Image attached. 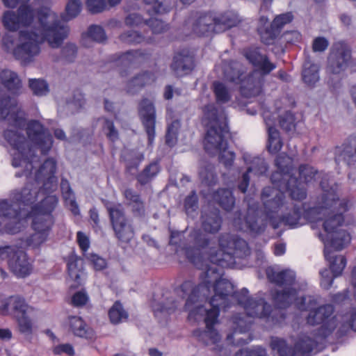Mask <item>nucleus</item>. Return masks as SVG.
I'll list each match as a JSON object with an SVG mask.
<instances>
[{
	"label": "nucleus",
	"mask_w": 356,
	"mask_h": 356,
	"mask_svg": "<svg viewBox=\"0 0 356 356\" xmlns=\"http://www.w3.org/2000/svg\"><path fill=\"white\" fill-rule=\"evenodd\" d=\"M138 116L148 138L149 145L154 143L156 131V108L152 101L143 98L138 104Z\"/></svg>",
	"instance_id": "obj_18"
},
{
	"label": "nucleus",
	"mask_w": 356,
	"mask_h": 356,
	"mask_svg": "<svg viewBox=\"0 0 356 356\" xmlns=\"http://www.w3.org/2000/svg\"><path fill=\"white\" fill-rule=\"evenodd\" d=\"M60 189L65 205L70 209L74 215L79 214V209L75 200L74 193L71 188L67 179L63 178L60 182Z\"/></svg>",
	"instance_id": "obj_32"
},
{
	"label": "nucleus",
	"mask_w": 356,
	"mask_h": 356,
	"mask_svg": "<svg viewBox=\"0 0 356 356\" xmlns=\"http://www.w3.org/2000/svg\"><path fill=\"white\" fill-rule=\"evenodd\" d=\"M88 300V296L83 291H78L72 297L71 302L74 307H82L85 305Z\"/></svg>",
	"instance_id": "obj_60"
},
{
	"label": "nucleus",
	"mask_w": 356,
	"mask_h": 356,
	"mask_svg": "<svg viewBox=\"0 0 356 356\" xmlns=\"http://www.w3.org/2000/svg\"><path fill=\"white\" fill-rule=\"evenodd\" d=\"M240 22L238 16L232 11L223 13H204L190 20L194 33L197 35H205L209 33H221L235 26Z\"/></svg>",
	"instance_id": "obj_9"
},
{
	"label": "nucleus",
	"mask_w": 356,
	"mask_h": 356,
	"mask_svg": "<svg viewBox=\"0 0 356 356\" xmlns=\"http://www.w3.org/2000/svg\"><path fill=\"white\" fill-rule=\"evenodd\" d=\"M188 248L186 254L188 260L202 270L200 283L191 280L181 285V291L187 299L186 310L188 318L199 321L203 318L206 325L204 330L197 329L193 336L206 346L217 345L221 340L214 325L218 323L220 309L230 307V300H234L245 312L235 314L232 318L235 332L243 333L250 328L249 317L268 318L272 307L264 298L250 297L247 289L234 291L230 282L221 277L220 267H227L234 263V257L243 258L250 254L247 242L236 235L222 234L219 238V250L210 245L209 238L200 229H193L189 234Z\"/></svg>",
	"instance_id": "obj_1"
},
{
	"label": "nucleus",
	"mask_w": 356,
	"mask_h": 356,
	"mask_svg": "<svg viewBox=\"0 0 356 356\" xmlns=\"http://www.w3.org/2000/svg\"><path fill=\"white\" fill-rule=\"evenodd\" d=\"M152 307L155 313L157 312H165L168 314H170L171 312H173L176 309V308L177 307V303L175 300L170 299L168 300L166 303L162 305L153 302Z\"/></svg>",
	"instance_id": "obj_57"
},
{
	"label": "nucleus",
	"mask_w": 356,
	"mask_h": 356,
	"mask_svg": "<svg viewBox=\"0 0 356 356\" xmlns=\"http://www.w3.org/2000/svg\"><path fill=\"white\" fill-rule=\"evenodd\" d=\"M21 207L16 200L3 199L0 200V217L9 220L5 225V231L10 234L20 232L26 220L21 217Z\"/></svg>",
	"instance_id": "obj_17"
},
{
	"label": "nucleus",
	"mask_w": 356,
	"mask_h": 356,
	"mask_svg": "<svg viewBox=\"0 0 356 356\" xmlns=\"http://www.w3.org/2000/svg\"><path fill=\"white\" fill-rule=\"evenodd\" d=\"M212 88L218 104H226L232 99V90L225 83L220 81H214Z\"/></svg>",
	"instance_id": "obj_36"
},
{
	"label": "nucleus",
	"mask_w": 356,
	"mask_h": 356,
	"mask_svg": "<svg viewBox=\"0 0 356 356\" xmlns=\"http://www.w3.org/2000/svg\"><path fill=\"white\" fill-rule=\"evenodd\" d=\"M49 234L47 232H35L27 238L26 244L33 248H38L47 241Z\"/></svg>",
	"instance_id": "obj_52"
},
{
	"label": "nucleus",
	"mask_w": 356,
	"mask_h": 356,
	"mask_svg": "<svg viewBox=\"0 0 356 356\" xmlns=\"http://www.w3.org/2000/svg\"><path fill=\"white\" fill-rule=\"evenodd\" d=\"M121 0H86V6L90 13L96 14L106 10L107 4L111 6H115Z\"/></svg>",
	"instance_id": "obj_40"
},
{
	"label": "nucleus",
	"mask_w": 356,
	"mask_h": 356,
	"mask_svg": "<svg viewBox=\"0 0 356 356\" xmlns=\"http://www.w3.org/2000/svg\"><path fill=\"white\" fill-rule=\"evenodd\" d=\"M235 356H268L266 350L261 346L252 348L241 349L236 353Z\"/></svg>",
	"instance_id": "obj_56"
},
{
	"label": "nucleus",
	"mask_w": 356,
	"mask_h": 356,
	"mask_svg": "<svg viewBox=\"0 0 356 356\" xmlns=\"http://www.w3.org/2000/svg\"><path fill=\"white\" fill-rule=\"evenodd\" d=\"M351 60V49L343 41L333 44L328 58L327 71L332 74H339L348 67Z\"/></svg>",
	"instance_id": "obj_16"
},
{
	"label": "nucleus",
	"mask_w": 356,
	"mask_h": 356,
	"mask_svg": "<svg viewBox=\"0 0 356 356\" xmlns=\"http://www.w3.org/2000/svg\"><path fill=\"white\" fill-rule=\"evenodd\" d=\"M329 46V41L324 37H317L312 42V49L314 52H323Z\"/></svg>",
	"instance_id": "obj_61"
},
{
	"label": "nucleus",
	"mask_w": 356,
	"mask_h": 356,
	"mask_svg": "<svg viewBox=\"0 0 356 356\" xmlns=\"http://www.w3.org/2000/svg\"><path fill=\"white\" fill-rule=\"evenodd\" d=\"M4 28L10 32L19 31L17 44L9 35L2 39L4 49L15 59L26 65L40 53V44L46 40L50 47H59L67 37L69 28L50 8L36 9L22 4L16 10H6L2 16Z\"/></svg>",
	"instance_id": "obj_3"
},
{
	"label": "nucleus",
	"mask_w": 356,
	"mask_h": 356,
	"mask_svg": "<svg viewBox=\"0 0 356 356\" xmlns=\"http://www.w3.org/2000/svg\"><path fill=\"white\" fill-rule=\"evenodd\" d=\"M58 204V197L55 195H49L31 207L29 216L32 218L31 226L34 232L49 234L54 223L52 212Z\"/></svg>",
	"instance_id": "obj_11"
},
{
	"label": "nucleus",
	"mask_w": 356,
	"mask_h": 356,
	"mask_svg": "<svg viewBox=\"0 0 356 356\" xmlns=\"http://www.w3.org/2000/svg\"><path fill=\"white\" fill-rule=\"evenodd\" d=\"M67 272L70 278L76 282L74 286L81 284V276L83 275V261L74 252H72L66 259Z\"/></svg>",
	"instance_id": "obj_28"
},
{
	"label": "nucleus",
	"mask_w": 356,
	"mask_h": 356,
	"mask_svg": "<svg viewBox=\"0 0 356 356\" xmlns=\"http://www.w3.org/2000/svg\"><path fill=\"white\" fill-rule=\"evenodd\" d=\"M81 10V3L80 0H69L65 11L66 16L65 20L68 21L76 17Z\"/></svg>",
	"instance_id": "obj_49"
},
{
	"label": "nucleus",
	"mask_w": 356,
	"mask_h": 356,
	"mask_svg": "<svg viewBox=\"0 0 356 356\" xmlns=\"http://www.w3.org/2000/svg\"><path fill=\"white\" fill-rule=\"evenodd\" d=\"M279 122L280 127L286 131L295 128V117L290 111H286L284 115H280Z\"/></svg>",
	"instance_id": "obj_53"
},
{
	"label": "nucleus",
	"mask_w": 356,
	"mask_h": 356,
	"mask_svg": "<svg viewBox=\"0 0 356 356\" xmlns=\"http://www.w3.org/2000/svg\"><path fill=\"white\" fill-rule=\"evenodd\" d=\"M198 198L195 191H193L184 200V209L186 212L191 215L198 207Z\"/></svg>",
	"instance_id": "obj_54"
},
{
	"label": "nucleus",
	"mask_w": 356,
	"mask_h": 356,
	"mask_svg": "<svg viewBox=\"0 0 356 356\" xmlns=\"http://www.w3.org/2000/svg\"><path fill=\"white\" fill-rule=\"evenodd\" d=\"M88 38H90L98 42H102L106 40V34L101 26L92 25L89 27L87 34L83 35L82 42L84 44Z\"/></svg>",
	"instance_id": "obj_45"
},
{
	"label": "nucleus",
	"mask_w": 356,
	"mask_h": 356,
	"mask_svg": "<svg viewBox=\"0 0 356 356\" xmlns=\"http://www.w3.org/2000/svg\"><path fill=\"white\" fill-rule=\"evenodd\" d=\"M222 220L218 209H204L201 215V227L204 232L216 234L221 228Z\"/></svg>",
	"instance_id": "obj_25"
},
{
	"label": "nucleus",
	"mask_w": 356,
	"mask_h": 356,
	"mask_svg": "<svg viewBox=\"0 0 356 356\" xmlns=\"http://www.w3.org/2000/svg\"><path fill=\"white\" fill-rule=\"evenodd\" d=\"M33 310L25 299L19 296H11L1 302L0 314L3 316L13 315L21 316Z\"/></svg>",
	"instance_id": "obj_19"
},
{
	"label": "nucleus",
	"mask_w": 356,
	"mask_h": 356,
	"mask_svg": "<svg viewBox=\"0 0 356 356\" xmlns=\"http://www.w3.org/2000/svg\"><path fill=\"white\" fill-rule=\"evenodd\" d=\"M159 166L157 163H152L137 176V180L141 185H145L159 173Z\"/></svg>",
	"instance_id": "obj_43"
},
{
	"label": "nucleus",
	"mask_w": 356,
	"mask_h": 356,
	"mask_svg": "<svg viewBox=\"0 0 356 356\" xmlns=\"http://www.w3.org/2000/svg\"><path fill=\"white\" fill-rule=\"evenodd\" d=\"M269 281L283 288L273 294L275 305L281 309L294 303L300 310H308L309 313L307 321L309 325H321L318 334L325 338L340 326L341 314H334V307L332 304H325L314 309L316 305L312 296H298L296 287V273L291 270L277 271L273 268L266 269Z\"/></svg>",
	"instance_id": "obj_5"
},
{
	"label": "nucleus",
	"mask_w": 356,
	"mask_h": 356,
	"mask_svg": "<svg viewBox=\"0 0 356 356\" xmlns=\"http://www.w3.org/2000/svg\"><path fill=\"white\" fill-rule=\"evenodd\" d=\"M180 128V122L178 120H172L168 124L165 134V143L170 147L175 145L177 141L178 131Z\"/></svg>",
	"instance_id": "obj_44"
},
{
	"label": "nucleus",
	"mask_w": 356,
	"mask_h": 356,
	"mask_svg": "<svg viewBox=\"0 0 356 356\" xmlns=\"http://www.w3.org/2000/svg\"><path fill=\"white\" fill-rule=\"evenodd\" d=\"M70 330L79 337H90L92 331L87 327L83 320L78 316H70L68 318Z\"/></svg>",
	"instance_id": "obj_33"
},
{
	"label": "nucleus",
	"mask_w": 356,
	"mask_h": 356,
	"mask_svg": "<svg viewBox=\"0 0 356 356\" xmlns=\"http://www.w3.org/2000/svg\"><path fill=\"white\" fill-rule=\"evenodd\" d=\"M264 121L268 127L267 149L270 154H276L280 152L283 146L280 132L273 127L274 122L268 118V113H265Z\"/></svg>",
	"instance_id": "obj_26"
},
{
	"label": "nucleus",
	"mask_w": 356,
	"mask_h": 356,
	"mask_svg": "<svg viewBox=\"0 0 356 356\" xmlns=\"http://www.w3.org/2000/svg\"><path fill=\"white\" fill-rule=\"evenodd\" d=\"M322 173H319L317 170H316L313 167L309 165H301L299 167V179L298 180L297 184L291 183V188H294L298 193L297 189L296 188L299 186L302 188L306 193L305 188L303 186V184L311 183L313 180H316V178H319Z\"/></svg>",
	"instance_id": "obj_29"
},
{
	"label": "nucleus",
	"mask_w": 356,
	"mask_h": 356,
	"mask_svg": "<svg viewBox=\"0 0 356 356\" xmlns=\"http://www.w3.org/2000/svg\"><path fill=\"white\" fill-rule=\"evenodd\" d=\"M259 31L261 42L267 45L273 44L275 40L280 34L279 30L274 28L272 24H270V28H266L265 29L260 28Z\"/></svg>",
	"instance_id": "obj_47"
},
{
	"label": "nucleus",
	"mask_w": 356,
	"mask_h": 356,
	"mask_svg": "<svg viewBox=\"0 0 356 356\" xmlns=\"http://www.w3.org/2000/svg\"><path fill=\"white\" fill-rule=\"evenodd\" d=\"M16 321L17 322L18 328L22 334L27 336H31L33 334V323L30 318L26 314L21 316H17Z\"/></svg>",
	"instance_id": "obj_48"
},
{
	"label": "nucleus",
	"mask_w": 356,
	"mask_h": 356,
	"mask_svg": "<svg viewBox=\"0 0 356 356\" xmlns=\"http://www.w3.org/2000/svg\"><path fill=\"white\" fill-rule=\"evenodd\" d=\"M155 79L156 76L152 73L144 72L138 74L128 83L127 91L130 93H134L145 86L152 83Z\"/></svg>",
	"instance_id": "obj_34"
},
{
	"label": "nucleus",
	"mask_w": 356,
	"mask_h": 356,
	"mask_svg": "<svg viewBox=\"0 0 356 356\" xmlns=\"http://www.w3.org/2000/svg\"><path fill=\"white\" fill-rule=\"evenodd\" d=\"M245 162L248 164L247 172L242 176L241 180L238 185V189L242 193H245L249 186L250 182V173H253L254 175L260 176L264 175L267 171V165L264 159L261 157H254L251 161H249V156L244 155Z\"/></svg>",
	"instance_id": "obj_20"
},
{
	"label": "nucleus",
	"mask_w": 356,
	"mask_h": 356,
	"mask_svg": "<svg viewBox=\"0 0 356 356\" xmlns=\"http://www.w3.org/2000/svg\"><path fill=\"white\" fill-rule=\"evenodd\" d=\"M327 176L326 175L322 177L320 182L323 194L318 206L311 208L307 213L312 228H314L315 223L323 220L325 234L319 233L318 236L324 243V256L333 274V277H331L326 268L320 271L321 285L325 289L332 286L334 277L340 276L346 266V257L334 254L331 249L341 250L350 242V235L339 227L344 221L343 213L352 206V202L348 200L338 197L336 188L327 186Z\"/></svg>",
	"instance_id": "obj_4"
},
{
	"label": "nucleus",
	"mask_w": 356,
	"mask_h": 356,
	"mask_svg": "<svg viewBox=\"0 0 356 356\" xmlns=\"http://www.w3.org/2000/svg\"><path fill=\"white\" fill-rule=\"evenodd\" d=\"M222 71L224 78L236 84H241L240 92L245 98L259 95L261 92L263 79L256 77V73H252L245 78L243 75V67L237 61H223Z\"/></svg>",
	"instance_id": "obj_10"
},
{
	"label": "nucleus",
	"mask_w": 356,
	"mask_h": 356,
	"mask_svg": "<svg viewBox=\"0 0 356 356\" xmlns=\"http://www.w3.org/2000/svg\"><path fill=\"white\" fill-rule=\"evenodd\" d=\"M100 120L103 122V131L107 138L111 141H115L118 138V131L115 129L113 122L106 118H102Z\"/></svg>",
	"instance_id": "obj_50"
},
{
	"label": "nucleus",
	"mask_w": 356,
	"mask_h": 356,
	"mask_svg": "<svg viewBox=\"0 0 356 356\" xmlns=\"http://www.w3.org/2000/svg\"><path fill=\"white\" fill-rule=\"evenodd\" d=\"M159 166L157 163H152L137 176V180L141 185H145L159 173Z\"/></svg>",
	"instance_id": "obj_42"
},
{
	"label": "nucleus",
	"mask_w": 356,
	"mask_h": 356,
	"mask_svg": "<svg viewBox=\"0 0 356 356\" xmlns=\"http://www.w3.org/2000/svg\"><path fill=\"white\" fill-rule=\"evenodd\" d=\"M236 215L238 217L234 218L233 221L236 228L240 230H250L255 233H260L264 230V225L258 224V213L252 207H248L247 216L243 220L241 219L240 213Z\"/></svg>",
	"instance_id": "obj_23"
},
{
	"label": "nucleus",
	"mask_w": 356,
	"mask_h": 356,
	"mask_svg": "<svg viewBox=\"0 0 356 356\" xmlns=\"http://www.w3.org/2000/svg\"><path fill=\"white\" fill-rule=\"evenodd\" d=\"M120 40L127 44H138L144 40V37L137 31L130 30L120 35Z\"/></svg>",
	"instance_id": "obj_51"
},
{
	"label": "nucleus",
	"mask_w": 356,
	"mask_h": 356,
	"mask_svg": "<svg viewBox=\"0 0 356 356\" xmlns=\"http://www.w3.org/2000/svg\"><path fill=\"white\" fill-rule=\"evenodd\" d=\"M143 1L150 15L167 13L172 7V0H143Z\"/></svg>",
	"instance_id": "obj_35"
},
{
	"label": "nucleus",
	"mask_w": 356,
	"mask_h": 356,
	"mask_svg": "<svg viewBox=\"0 0 356 356\" xmlns=\"http://www.w3.org/2000/svg\"><path fill=\"white\" fill-rule=\"evenodd\" d=\"M212 200L226 211L232 210L235 204L232 191L226 188H219L215 191L212 194Z\"/></svg>",
	"instance_id": "obj_31"
},
{
	"label": "nucleus",
	"mask_w": 356,
	"mask_h": 356,
	"mask_svg": "<svg viewBox=\"0 0 356 356\" xmlns=\"http://www.w3.org/2000/svg\"><path fill=\"white\" fill-rule=\"evenodd\" d=\"M293 19V16L291 12L279 15L275 17L273 22V26L279 30L280 33L281 29L286 24L290 23Z\"/></svg>",
	"instance_id": "obj_55"
},
{
	"label": "nucleus",
	"mask_w": 356,
	"mask_h": 356,
	"mask_svg": "<svg viewBox=\"0 0 356 356\" xmlns=\"http://www.w3.org/2000/svg\"><path fill=\"white\" fill-rule=\"evenodd\" d=\"M115 237L121 244L129 243L134 237L133 225L128 221L121 204L107 207Z\"/></svg>",
	"instance_id": "obj_13"
},
{
	"label": "nucleus",
	"mask_w": 356,
	"mask_h": 356,
	"mask_svg": "<svg viewBox=\"0 0 356 356\" xmlns=\"http://www.w3.org/2000/svg\"><path fill=\"white\" fill-rule=\"evenodd\" d=\"M199 175L202 184L211 186L217 184L218 177L213 165L207 164L204 168H201Z\"/></svg>",
	"instance_id": "obj_39"
},
{
	"label": "nucleus",
	"mask_w": 356,
	"mask_h": 356,
	"mask_svg": "<svg viewBox=\"0 0 356 356\" xmlns=\"http://www.w3.org/2000/svg\"><path fill=\"white\" fill-rule=\"evenodd\" d=\"M283 37L286 42L291 44L299 42L302 40V35L298 31L286 32L284 33Z\"/></svg>",
	"instance_id": "obj_64"
},
{
	"label": "nucleus",
	"mask_w": 356,
	"mask_h": 356,
	"mask_svg": "<svg viewBox=\"0 0 356 356\" xmlns=\"http://www.w3.org/2000/svg\"><path fill=\"white\" fill-rule=\"evenodd\" d=\"M335 160L343 161L349 166L356 165V134L350 136L341 147L336 148Z\"/></svg>",
	"instance_id": "obj_22"
},
{
	"label": "nucleus",
	"mask_w": 356,
	"mask_h": 356,
	"mask_svg": "<svg viewBox=\"0 0 356 356\" xmlns=\"http://www.w3.org/2000/svg\"><path fill=\"white\" fill-rule=\"evenodd\" d=\"M111 322L113 324L120 323L128 318L127 312L124 309L122 304L116 301L108 311Z\"/></svg>",
	"instance_id": "obj_41"
},
{
	"label": "nucleus",
	"mask_w": 356,
	"mask_h": 356,
	"mask_svg": "<svg viewBox=\"0 0 356 356\" xmlns=\"http://www.w3.org/2000/svg\"><path fill=\"white\" fill-rule=\"evenodd\" d=\"M29 87L33 93L37 96H44L49 92V86L47 83L43 79H30Z\"/></svg>",
	"instance_id": "obj_46"
},
{
	"label": "nucleus",
	"mask_w": 356,
	"mask_h": 356,
	"mask_svg": "<svg viewBox=\"0 0 356 356\" xmlns=\"http://www.w3.org/2000/svg\"><path fill=\"white\" fill-rule=\"evenodd\" d=\"M0 257L8 258V266L17 277H24L31 274L33 269L32 264L23 250H15L11 246L1 247Z\"/></svg>",
	"instance_id": "obj_14"
},
{
	"label": "nucleus",
	"mask_w": 356,
	"mask_h": 356,
	"mask_svg": "<svg viewBox=\"0 0 356 356\" xmlns=\"http://www.w3.org/2000/svg\"><path fill=\"white\" fill-rule=\"evenodd\" d=\"M76 241L77 243L83 252L85 254L90 248V239L89 237L82 232H78L76 233Z\"/></svg>",
	"instance_id": "obj_62"
},
{
	"label": "nucleus",
	"mask_w": 356,
	"mask_h": 356,
	"mask_svg": "<svg viewBox=\"0 0 356 356\" xmlns=\"http://www.w3.org/2000/svg\"><path fill=\"white\" fill-rule=\"evenodd\" d=\"M0 82L10 94L17 95L20 93L22 82L15 72L9 70H1L0 72Z\"/></svg>",
	"instance_id": "obj_27"
},
{
	"label": "nucleus",
	"mask_w": 356,
	"mask_h": 356,
	"mask_svg": "<svg viewBox=\"0 0 356 356\" xmlns=\"http://www.w3.org/2000/svg\"><path fill=\"white\" fill-rule=\"evenodd\" d=\"M320 67L312 63L309 58L304 62L302 71L303 82L308 86H314L320 79Z\"/></svg>",
	"instance_id": "obj_30"
},
{
	"label": "nucleus",
	"mask_w": 356,
	"mask_h": 356,
	"mask_svg": "<svg viewBox=\"0 0 356 356\" xmlns=\"http://www.w3.org/2000/svg\"><path fill=\"white\" fill-rule=\"evenodd\" d=\"M1 120H6L11 126L4 131V138L12 147V165L24 168L22 172H17L15 177L25 176L27 180L24 188L10 191V198L16 200L20 207L32 205L40 193L33 177V170L38 164L35 149L47 154L53 144L52 136L41 123L32 120L26 126L27 139L22 129L26 124L24 113L17 107L16 99L10 96H0Z\"/></svg>",
	"instance_id": "obj_2"
},
{
	"label": "nucleus",
	"mask_w": 356,
	"mask_h": 356,
	"mask_svg": "<svg viewBox=\"0 0 356 356\" xmlns=\"http://www.w3.org/2000/svg\"><path fill=\"white\" fill-rule=\"evenodd\" d=\"M86 257L87 259H88L90 264L92 265L95 270H101L106 268V262L104 258L95 254H89Z\"/></svg>",
	"instance_id": "obj_59"
},
{
	"label": "nucleus",
	"mask_w": 356,
	"mask_h": 356,
	"mask_svg": "<svg viewBox=\"0 0 356 356\" xmlns=\"http://www.w3.org/2000/svg\"><path fill=\"white\" fill-rule=\"evenodd\" d=\"M243 55L264 75L269 74L276 67V65L271 63L266 55L261 54L257 48L245 49L243 50Z\"/></svg>",
	"instance_id": "obj_21"
},
{
	"label": "nucleus",
	"mask_w": 356,
	"mask_h": 356,
	"mask_svg": "<svg viewBox=\"0 0 356 356\" xmlns=\"http://www.w3.org/2000/svg\"><path fill=\"white\" fill-rule=\"evenodd\" d=\"M147 55L140 50L128 51L120 56L118 63L124 66L140 64L147 58Z\"/></svg>",
	"instance_id": "obj_38"
},
{
	"label": "nucleus",
	"mask_w": 356,
	"mask_h": 356,
	"mask_svg": "<svg viewBox=\"0 0 356 356\" xmlns=\"http://www.w3.org/2000/svg\"><path fill=\"white\" fill-rule=\"evenodd\" d=\"M339 330L336 334L338 337L344 335L349 329L356 332V309H352L345 315H341Z\"/></svg>",
	"instance_id": "obj_37"
},
{
	"label": "nucleus",
	"mask_w": 356,
	"mask_h": 356,
	"mask_svg": "<svg viewBox=\"0 0 356 356\" xmlns=\"http://www.w3.org/2000/svg\"><path fill=\"white\" fill-rule=\"evenodd\" d=\"M202 123L207 127L204 140L206 152L211 154H219V161L225 168L232 166L235 154L227 150L225 136L229 132L227 117L222 111H219L213 104H208L203 109Z\"/></svg>",
	"instance_id": "obj_6"
},
{
	"label": "nucleus",
	"mask_w": 356,
	"mask_h": 356,
	"mask_svg": "<svg viewBox=\"0 0 356 356\" xmlns=\"http://www.w3.org/2000/svg\"><path fill=\"white\" fill-rule=\"evenodd\" d=\"M39 163V159L35 155ZM38 164L33 170L34 181L39 186L40 193H49L56 190L58 186L57 178L54 176L56 170V163L53 159H47L39 169L36 170Z\"/></svg>",
	"instance_id": "obj_15"
},
{
	"label": "nucleus",
	"mask_w": 356,
	"mask_h": 356,
	"mask_svg": "<svg viewBox=\"0 0 356 356\" xmlns=\"http://www.w3.org/2000/svg\"><path fill=\"white\" fill-rule=\"evenodd\" d=\"M285 191H279L270 186L263 189L261 200L264 204L266 219L270 225L277 229L281 223L295 228L302 225L300 222L302 215V208L294 205L292 211L287 214L284 212L289 209V207L284 201Z\"/></svg>",
	"instance_id": "obj_7"
},
{
	"label": "nucleus",
	"mask_w": 356,
	"mask_h": 356,
	"mask_svg": "<svg viewBox=\"0 0 356 356\" xmlns=\"http://www.w3.org/2000/svg\"><path fill=\"white\" fill-rule=\"evenodd\" d=\"M270 346L275 356H309V353L316 346V341L306 334H302L296 342L294 348H291L285 339L272 337Z\"/></svg>",
	"instance_id": "obj_12"
},
{
	"label": "nucleus",
	"mask_w": 356,
	"mask_h": 356,
	"mask_svg": "<svg viewBox=\"0 0 356 356\" xmlns=\"http://www.w3.org/2000/svg\"><path fill=\"white\" fill-rule=\"evenodd\" d=\"M277 170L271 175L272 187L279 191H287L293 200H302L307 196L305 191L297 186L298 193L294 188H291V183L297 184L296 177L293 175V159L284 153H282L275 159Z\"/></svg>",
	"instance_id": "obj_8"
},
{
	"label": "nucleus",
	"mask_w": 356,
	"mask_h": 356,
	"mask_svg": "<svg viewBox=\"0 0 356 356\" xmlns=\"http://www.w3.org/2000/svg\"><path fill=\"white\" fill-rule=\"evenodd\" d=\"M194 67V58L186 50L177 53L171 64L172 70L177 76H184L189 74Z\"/></svg>",
	"instance_id": "obj_24"
},
{
	"label": "nucleus",
	"mask_w": 356,
	"mask_h": 356,
	"mask_svg": "<svg viewBox=\"0 0 356 356\" xmlns=\"http://www.w3.org/2000/svg\"><path fill=\"white\" fill-rule=\"evenodd\" d=\"M145 25H147L152 30V33L159 34L165 31L168 29V25L163 21L158 19H150L145 21Z\"/></svg>",
	"instance_id": "obj_58"
},
{
	"label": "nucleus",
	"mask_w": 356,
	"mask_h": 356,
	"mask_svg": "<svg viewBox=\"0 0 356 356\" xmlns=\"http://www.w3.org/2000/svg\"><path fill=\"white\" fill-rule=\"evenodd\" d=\"M53 353L55 355L65 353L69 356H73L74 355V348L69 343L60 344L55 346L53 349Z\"/></svg>",
	"instance_id": "obj_63"
}]
</instances>
